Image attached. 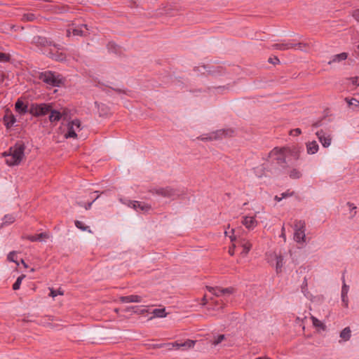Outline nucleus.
Listing matches in <instances>:
<instances>
[{"mask_svg":"<svg viewBox=\"0 0 359 359\" xmlns=\"http://www.w3.org/2000/svg\"><path fill=\"white\" fill-rule=\"evenodd\" d=\"M300 155V149L297 146H288L283 147H274L269 154L266 160L275 161L283 168H287V159L293 158L298 160Z\"/></svg>","mask_w":359,"mask_h":359,"instance_id":"obj_1","label":"nucleus"},{"mask_svg":"<svg viewBox=\"0 0 359 359\" xmlns=\"http://www.w3.org/2000/svg\"><path fill=\"white\" fill-rule=\"evenodd\" d=\"M25 144L20 142L11 147L8 153L4 152L3 155L6 157V164L9 166L19 165L25 156Z\"/></svg>","mask_w":359,"mask_h":359,"instance_id":"obj_2","label":"nucleus"},{"mask_svg":"<svg viewBox=\"0 0 359 359\" xmlns=\"http://www.w3.org/2000/svg\"><path fill=\"white\" fill-rule=\"evenodd\" d=\"M39 79L46 84L54 87H58L62 83L60 76L50 71L41 73Z\"/></svg>","mask_w":359,"mask_h":359,"instance_id":"obj_3","label":"nucleus"},{"mask_svg":"<svg viewBox=\"0 0 359 359\" xmlns=\"http://www.w3.org/2000/svg\"><path fill=\"white\" fill-rule=\"evenodd\" d=\"M82 129L81 123L79 119H74L70 121L67 124V132L64 134L66 139L77 137V133Z\"/></svg>","mask_w":359,"mask_h":359,"instance_id":"obj_4","label":"nucleus"},{"mask_svg":"<svg viewBox=\"0 0 359 359\" xmlns=\"http://www.w3.org/2000/svg\"><path fill=\"white\" fill-rule=\"evenodd\" d=\"M233 133L234 131L232 129H220L202 137L201 140L203 141L218 140L224 137H232Z\"/></svg>","mask_w":359,"mask_h":359,"instance_id":"obj_5","label":"nucleus"},{"mask_svg":"<svg viewBox=\"0 0 359 359\" xmlns=\"http://www.w3.org/2000/svg\"><path fill=\"white\" fill-rule=\"evenodd\" d=\"M51 108L50 103H34L31 104L29 111L34 116H42L48 114Z\"/></svg>","mask_w":359,"mask_h":359,"instance_id":"obj_6","label":"nucleus"},{"mask_svg":"<svg viewBox=\"0 0 359 359\" xmlns=\"http://www.w3.org/2000/svg\"><path fill=\"white\" fill-rule=\"evenodd\" d=\"M294 239L297 243H304L306 240V224L304 221H295L294 224Z\"/></svg>","mask_w":359,"mask_h":359,"instance_id":"obj_7","label":"nucleus"},{"mask_svg":"<svg viewBox=\"0 0 359 359\" xmlns=\"http://www.w3.org/2000/svg\"><path fill=\"white\" fill-rule=\"evenodd\" d=\"M149 192L154 195L155 194L163 198L170 199H174L179 195L176 190L170 187L152 189L149 191Z\"/></svg>","mask_w":359,"mask_h":359,"instance_id":"obj_8","label":"nucleus"},{"mask_svg":"<svg viewBox=\"0 0 359 359\" xmlns=\"http://www.w3.org/2000/svg\"><path fill=\"white\" fill-rule=\"evenodd\" d=\"M128 205L140 213H148L152 210L151 204L142 201H130Z\"/></svg>","mask_w":359,"mask_h":359,"instance_id":"obj_9","label":"nucleus"},{"mask_svg":"<svg viewBox=\"0 0 359 359\" xmlns=\"http://www.w3.org/2000/svg\"><path fill=\"white\" fill-rule=\"evenodd\" d=\"M32 43L38 47L43 48L53 46L58 50L60 49L59 45L55 44L52 41L43 36H37L34 37Z\"/></svg>","mask_w":359,"mask_h":359,"instance_id":"obj_10","label":"nucleus"},{"mask_svg":"<svg viewBox=\"0 0 359 359\" xmlns=\"http://www.w3.org/2000/svg\"><path fill=\"white\" fill-rule=\"evenodd\" d=\"M207 289L210 292H211L213 295L216 297H221L222 295L226 294H231L235 292L234 288L232 287L227 288H221L218 287H207Z\"/></svg>","mask_w":359,"mask_h":359,"instance_id":"obj_11","label":"nucleus"},{"mask_svg":"<svg viewBox=\"0 0 359 359\" xmlns=\"http://www.w3.org/2000/svg\"><path fill=\"white\" fill-rule=\"evenodd\" d=\"M241 223L248 230L254 229L258 224L255 216H244L242 217Z\"/></svg>","mask_w":359,"mask_h":359,"instance_id":"obj_12","label":"nucleus"},{"mask_svg":"<svg viewBox=\"0 0 359 359\" xmlns=\"http://www.w3.org/2000/svg\"><path fill=\"white\" fill-rule=\"evenodd\" d=\"M316 135L324 147H328L331 144V135L320 130L316 133Z\"/></svg>","mask_w":359,"mask_h":359,"instance_id":"obj_13","label":"nucleus"},{"mask_svg":"<svg viewBox=\"0 0 359 359\" xmlns=\"http://www.w3.org/2000/svg\"><path fill=\"white\" fill-rule=\"evenodd\" d=\"M66 111L67 109H63L62 112H60L57 110L53 109V107L51 108V110L49 111L50 115L48 117V119L50 123H55L59 121L62 117L65 115H66Z\"/></svg>","mask_w":359,"mask_h":359,"instance_id":"obj_14","label":"nucleus"},{"mask_svg":"<svg viewBox=\"0 0 359 359\" xmlns=\"http://www.w3.org/2000/svg\"><path fill=\"white\" fill-rule=\"evenodd\" d=\"M122 303H138L142 302V297L137 294L123 296L119 298Z\"/></svg>","mask_w":359,"mask_h":359,"instance_id":"obj_15","label":"nucleus"},{"mask_svg":"<svg viewBox=\"0 0 359 359\" xmlns=\"http://www.w3.org/2000/svg\"><path fill=\"white\" fill-rule=\"evenodd\" d=\"M238 245L242 247V254L247 255L252 248V243L249 240L245 238H240L238 241Z\"/></svg>","mask_w":359,"mask_h":359,"instance_id":"obj_16","label":"nucleus"},{"mask_svg":"<svg viewBox=\"0 0 359 359\" xmlns=\"http://www.w3.org/2000/svg\"><path fill=\"white\" fill-rule=\"evenodd\" d=\"M286 168L287 174L291 179H299L302 175L301 170L298 168H289L287 165V168Z\"/></svg>","mask_w":359,"mask_h":359,"instance_id":"obj_17","label":"nucleus"},{"mask_svg":"<svg viewBox=\"0 0 359 359\" xmlns=\"http://www.w3.org/2000/svg\"><path fill=\"white\" fill-rule=\"evenodd\" d=\"M272 48L273 49L279 50H287L290 49H292L295 48V46H293L292 43H277L272 45Z\"/></svg>","mask_w":359,"mask_h":359,"instance_id":"obj_18","label":"nucleus"},{"mask_svg":"<svg viewBox=\"0 0 359 359\" xmlns=\"http://www.w3.org/2000/svg\"><path fill=\"white\" fill-rule=\"evenodd\" d=\"M48 55L53 60H55V61L58 62H64L66 60L67 58L65 53L59 51H57L56 53H53L52 50H50L48 53Z\"/></svg>","mask_w":359,"mask_h":359,"instance_id":"obj_19","label":"nucleus"},{"mask_svg":"<svg viewBox=\"0 0 359 359\" xmlns=\"http://www.w3.org/2000/svg\"><path fill=\"white\" fill-rule=\"evenodd\" d=\"M318 144L316 141L309 142L306 144L307 153L309 154H314L318 151Z\"/></svg>","mask_w":359,"mask_h":359,"instance_id":"obj_20","label":"nucleus"},{"mask_svg":"<svg viewBox=\"0 0 359 359\" xmlns=\"http://www.w3.org/2000/svg\"><path fill=\"white\" fill-rule=\"evenodd\" d=\"M348 57V54L346 53H341L339 54H337L334 55L330 61L328 62L329 65L335 62H339L341 61L345 60Z\"/></svg>","mask_w":359,"mask_h":359,"instance_id":"obj_21","label":"nucleus"},{"mask_svg":"<svg viewBox=\"0 0 359 359\" xmlns=\"http://www.w3.org/2000/svg\"><path fill=\"white\" fill-rule=\"evenodd\" d=\"M348 292V286L346 285V283L344 282V285L341 290V299L342 302L344 304V306L345 307L348 306V297L347 294Z\"/></svg>","mask_w":359,"mask_h":359,"instance_id":"obj_22","label":"nucleus"},{"mask_svg":"<svg viewBox=\"0 0 359 359\" xmlns=\"http://www.w3.org/2000/svg\"><path fill=\"white\" fill-rule=\"evenodd\" d=\"M85 29L86 30H88L87 27L86 25H82L81 26H78L74 29H72V34L74 36H83L86 34V32L83 30Z\"/></svg>","mask_w":359,"mask_h":359,"instance_id":"obj_23","label":"nucleus"},{"mask_svg":"<svg viewBox=\"0 0 359 359\" xmlns=\"http://www.w3.org/2000/svg\"><path fill=\"white\" fill-rule=\"evenodd\" d=\"M15 107L16 111L20 114H25L27 111V106L20 100L15 102Z\"/></svg>","mask_w":359,"mask_h":359,"instance_id":"obj_24","label":"nucleus"},{"mask_svg":"<svg viewBox=\"0 0 359 359\" xmlns=\"http://www.w3.org/2000/svg\"><path fill=\"white\" fill-rule=\"evenodd\" d=\"M47 238H48V235L46 233H41L35 236H29L27 237V238L32 242L41 241Z\"/></svg>","mask_w":359,"mask_h":359,"instance_id":"obj_25","label":"nucleus"},{"mask_svg":"<svg viewBox=\"0 0 359 359\" xmlns=\"http://www.w3.org/2000/svg\"><path fill=\"white\" fill-rule=\"evenodd\" d=\"M4 119L5 125L7 128H11V126H13V125L15 123L16 121L15 118L12 114L5 116Z\"/></svg>","mask_w":359,"mask_h":359,"instance_id":"obj_26","label":"nucleus"},{"mask_svg":"<svg viewBox=\"0 0 359 359\" xmlns=\"http://www.w3.org/2000/svg\"><path fill=\"white\" fill-rule=\"evenodd\" d=\"M351 329L347 327H345L340 333V337L344 340V341H348L349 340V339L351 338Z\"/></svg>","mask_w":359,"mask_h":359,"instance_id":"obj_27","label":"nucleus"},{"mask_svg":"<svg viewBox=\"0 0 359 359\" xmlns=\"http://www.w3.org/2000/svg\"><path fill=\"white\" fill-rule=\"evenodd\" d=\"M196 341L191 339H187L184 342L180 344V348L184 350L191 348L194 346Z\"/></svg>","mask_w":359,"mask_h":359,"instance_id":"obj_28","label":"nucleus"},{"mask_svg":"<svg viewBox=\"0 0 359 359\" xmlns=\"http://www.w3.org/2000/svg\"><path fill=\"white\" fill-rule=\"evenodd\" d=\"M311 319L312 320V323H313V325L316 327H318V328H320L323 330H325V325H324V323H323L320 320H319L317 318L314 317V316H311Z\"/></svg>","mask_w":359,"mask_h":359,"instance_id":"obj_29","label":"nucleus"},{"mask_svg":"<svg viewBox=\"0 0 359 359\" xmlns=\"http://www.w3.org/2000/svg\"><path fill=\"white\" fill-rule=\"evenodd\" d=\"M15 217L12 215H6L4 216V218L3 219V223L1 226L4 225H8L15 222Z\"/></svg>","mask_w":359,"mask_h":359,"instance_id":"obj_30","label":"nucleus"},{"mask_svg":"<svg viewBox=\"0 0 359 359\" xmlns=\"http://www.w3.org/2000/svg\"><path fill=\"white\" fill-rule=\"evenodd\" d=\"M152 313L157 318H163L167 316L165 309H156Z\"/></svg>","mask_w":359,"mask_h":359,"instance_id":"obj_31","label":"nucleus"},{"mask_svg":"<svg viewBox=\"0 0 359 359\" xmlns=\"http://www.w3.org/2000/svg\"><path fill=\"white\" fill-rule=\"evenodd\" d=\"M36 16L34 13H29L23 14L22 17V21L23 22H32L36 19Z\"/></svg>","mask_w":359,"mask_h":359,"instance_id":"obj_32","label":"nucleus"},{"mask_svg":"<svg viewBox=\"0 0 359 359\" xmlns=\"http://www.w3.org/2000/svg\"><path fill=\"white\" fill-rule=\"evenodd\" d=\"M75 226H76L78 229H81V231H88L89 233H91V231H90V229H89V226H86V225H85L82 222H81V221H78V220L75 221Z\"/></svg>","mask_w":359,"mask_h":359,"instance_id":"obj_33","label":"nucleus"},{"mask_svg":"<svg viewBox=\"0 0 359 359\" xmlns=\"http://www.w3.org/2000/svg\"><path fill=\"white\" fill-rule=\"evenodd\" d=\"M25 278V275L22 274L20 276H19L16 281L14 283V284L13 285V289L14 290H17L18 289H20V285L22 283V280Z\"/></svg>","mask_w":359,"mask_h":359,"instance_id":"obj_34","label":"nucleus"},{"mask_svg":"<svg viewBox=\"0 0 359 359\" xmlns=\"http://www.w3.org/2000/svg\"><path fill=\"white\" fill-rule=\"evenodd\" d=\"M126 311H133L134 313H140V314H142V313H144L145 312H147L146 309H140L137 306L128 307V308H127Z\"/></svg>","mask_w":359,"mask_h":359,"instance_id":"obj_35","label":"nucleus"},{"mask_svg":"<svg viewBox=\"0 0 359 359\" xmlns=\"http://www.w3.org/2000/svg\"><path fill=\"white\" fill-rule=\"evenodd\" d=\"M15 251H12L9 252V254L7 256V259L9 262H12L16 264L17 266H19V262L15 259V255H16Z\"/></svg>","mask_w":359,"mask_h":359,"instance_id":"obj_36","label":"nucleus"},{"mask_svg":"<svg viewBox=\"0 0 359 359\" xmlns=\"http://www.w3.org/2000/svg\"><path fill=\"white\" fill-rule=\"evenodd\" d=\"M293 46H295V48L292 49H299L301 50H306L309 47V44L305 43H293Z\"/></svg>","mask_w":359,"mask_h":359,"instance_id":"obj_37","label":"nucleus"},{"mask_svg":"<svg viewBox=\"0 0 359 359\" xmlns=\"http://www.w3.org/2000/svg\"><path fill=\"white\" fill-rule=\"evenodd\" d=\"M349 106H353L355 109H359V101L356 99L352 98L351 100L346 99Z\"/></svg>","mask_w":359,"mask_h":359,"instance_id":"obj_38","label":"nucleus"},{"mask_svg":"<svg viewBox=\"0 0 359 359\" xmlns=\"http://www.w3.org/2000/svg\"><path fill=\"white\" fill-rule=\"evenodd\" d=\"M11 60V55L8 53H0V62H7Z\"/></svg>","mask_w":359,"mask_h":359,"instance_id":"obj_39","label":"nucleus"},{"mask_svg":"<svg viewBox=\"0 0 359 359\" xmlns=\"http://www.w3.org/2000/svg\"><path fill=\"white\" fill-rule=\"evenodd\" d=\"M347 205L350 208V210H351V212H350V215H351V217H355V215H356V206L354 205L353 203H347Z\"/></svg>","mask_w":359,"mask_h":359,"instance_id":"obj_40","label":"nucleus"},{"mask_svg":"<svg viewBox=\"0 0 359 359\" xmlns=\"http://www.w3.org/2000/svg\"><path fill=\"white\" fill-rule=\"evenodd\" d=\"M225 339L224 334H219L217 338L212 342L214 346H217L220 344Z\"/></svg>","mask_w":359,"mask_h":359,"instance_id":"obj_41","label":"nucleus"},{"mask_svg":"<svg viewBox=\"0 0 359 359\" xmlns=\"http://www.w3.org/2000/svg\"><path fill=\"white\" fill-rule=\"evenodd\" d=\"M63 294H64L63 292L61 291L60 290H55L53 289H50V296L53 298L57 295H63Z\"/></svg>","mask_w":359,"mask_h":359,"instance_id":"obj_42","label":"nucleus"},{"mask_svg":"<svg viewBox=\"0 0 359 359\" xmlns=\"http://www.w3.org/2000/svg\"><path fill=\"white\" fill-rule=\"evenodd\" d=\"M283 258L282 256H278L276 257V269H281V267L283 266Z\"/></svg>","mask_w":359,"mask_h":359,"instance_id":"obj_43","label":"nucleus"},{"mask_svg":"<svg viewBox=\"0 0 359 359\" xmlns=\"http://www.w3.org/2000/svg\"><path fill=\"white\" fill-rule=\"evenodd\" d=\"M172 343H167V344H161L156 346L158 348H162L165 347L168 350H172L174 349V347H172Z\"/></svg>","mask_w":359,"mask_h":359,"instance_id":"obj_44","label":"nucleus"},{"mask_svg":"<svg viewBox=\"0 0 359 359\" xmlns=\"http://www.w3.org/2000/svg\"><path fill=\"white\" fill-rule=\"evenodd\" d=\"M302 133V130L299 128H295L290 131V135L297 136Z\"/></svg>","mask_w":359,"mask_h":359,"instance_id":"obj_45","label":"nucleus"},{"mask_svg":"<svg viewBox=\"0 0 359 359\" xmlns=\"http://www.w3.org/2000/svg\"><path fill=\"white\" fill-rule=\"evenodd\" d=\"M353 85L359 86V76H354L349 79Z\"/></svg>","mask_w":359,"mask_h":359,"instance_id":"obj_46","label":"nucleus"},{"mask_svg":"<svg viewBox=\"0 0 359 359\" xmlns=\"http://www.w3.org/2000/svg\"><path fill=\"white\" fill-rule=\"evenodd\" d=\"M353 17L354 18V19H355V20H357L358 22H359V9L355 10V11L353 13Z\"/></svg>","mask_w":359,"mask_h":359,"instance_id":"obj_47","label":"nucleus"},{"mask_svg":"<svg viewBox=\"0 0 359 359\" xmlns=\"http://www.w3.org/2000/svg\"><path fill=\"white\" fill-rule=\"evenodd\" d=\"M293 194H294V192L287 191V192L281 194V196L283 198H285L286 197L292 196L293 195Z\"/></svg>","mask_w":359,"mask_h":359,"instance_id":"obj_48","label":"nucleus"},{"mask_svg":"<svg viewBox=\"0 0 359 359\" xmlns=\"http://www.w3.org/2000/svg\"><path fill=\"white\" fill-rule=\"evenodd\" d=\"M269 62H271V63H273V64H278L280 62V60L278 57H274L273 59L272 58H269Z\"/></svg>","mask_w":359,"mask_h":359,"instance_id":"obj_49","label":"nucleus"},{"mask_svg":"<svg viewBox=\"0 0 359 359\" xmlns=\"http://www.w3.org/2000/svg\"><path fill=\"white\" fill-rule=\"evenodd\" d=\"M180 344L178 341H175L172 343V347H174L175 349H180Z\"/></svg>","mask_w":359,"mask_h":359,"instance_id":"obj_50","label":"nucleus"},{"mask_svg":"<svg viewBox=\"0 0 359 359\" xmlns=\"http://www.w3.org/2000/svg\"><path fill=\"white\" fill-rule=\"evenodd\" d=\"M280 237H282L284 240V241H286V236H285V226H283L282 229H281V235H280Z\"/></svg>","mask_w":359,"mask_h":359,"instance_id":"obj_51","label":"nucleus"},{"mask_svg":"<svg viewBox=\"0 0 359 359\" xmlns=\"http://www.w3.org/2000/svg\"><path fill=\"white\" fill-rule=\"evenodd\" d=\"M236 248V245L233 244L232 246L229 250V253L233 256L234 255V249Z\"/></svg>","mask_w":359,"mask_h":359,"instance_id":"obj_52","label":"nucleus"},{"mask_svg":"<svg viewBox=\"0 0 359 359\" xmlns=\"http://www.w3.org/2000/svg\"><path fill=\"white\" fill-rule=\"evenodd\" d=\"M207 303H208V302H207L206 296H204L203 298L202 299V304L205 305V304H207Z\"/></svg>","mask_w":359,"mask_h":359,"instance_id":"obj_53","label":"nucleus"},{"mask_svg":"<svg viewBox=\"0 0 359 359\" xmlns=\"http://www.w3.org/2000/svg\"><path fill=\"white\" fill-rule=\"evenodd\" d=\"M274 199H275L276 201L279 202V201H280L283 199V198H282V196H281V197H279L278 196H275V198H274Z\"/></svg>","mask_w":359,"mask_h":359,"instance_id":"obj_54","label":"nucleus"},{"mask_svg":"<svg viewBox=\"0 0 359 359\" xmlns=\"http://www.w3.org/2000/svg\"><path fill=\"white\" fill-rule=\"evenodd\" d=\"M58 325H59L58 324H54V325H53V324H51V323H48V327H50V328H53V327H57V326H58Z\"/></svg>","mask_w":359,"mask_h":359,"instance_id":"obj_55","label":"nucleus"},{"mask_svg":"<svg viewBox=\"0 0 359 359\" xmlns=\"http://www.w3.org/2000/svg\"><path fill=\"white\" fill-rule=\"evenodd\" d=\"M21 264L23 265V266L25 268H27L28 267L27 264L25 263V262L23 259H21Z\"/></svg>","mask_w":359,"mask_h":359,"instance_id":"obj_56","label":"nucleus"},{"mask_svg":"<svg viewBox=\"0 0 359 359\" xmlns=\"http://www.w3.org/2000/svg\"><path fill=\"white\" fill-rule=\"evenodd\" d=\"M71 33H72V32H71L70 29H68L67 30V36L69 37V36H70V35H71Z\"/></svg>","mask_w":359,"mask_h":359,"instance_id":"obj_57","label":"nucleus"},{"mask_svg":"<svg viewBox=\"0 0 359 359\" xmlns=\"http://www.w3.org/2000/svg\"><path fill=\"white\" fill-rule=\"evenodd\" d=\"M219 304H220V306H219L220 309H223L224 307V306H225V304L223 302H222Z\"/></svg>","mask_w":359,"mask_h":359,"instance_id":"obj_58","label":"nucleus"},{"mask_svg":"<svg viewBox=\"0 0 359 359\" xmlns=\"http://www.w3.org/2000/svg\"><path fill=\"white\" fill-rule=\"evenodd\" d=\"M257 359H271V358H266V357H263V358H258Z\"/></svg>","mask_w":359,"mask_h":359,"instance_id":"obj_59","label":"nucleus"},{"mask_svg":"<svg viewBox=\"0 0 359 359\" xmlns=\"http://www.w3.org/2000/svg\"><path fill=\"white\" fill-rule=\"evenodd\" d=\"M91 205H92V203H88V207H86V209L89 208L91 206Z\"/></svg>","mask_w":359,"mask_h":359,"instance_id":"obj_60","label":"nucleus"},{"mask_svg":"<svg viewBox=\"0 0 359 359\" xmlns=\"http://www.w3.org/2000/svg\"><path fill=\"white\" fill-rule=\"evenodd\" d=\"M46 2H53V0H43Z\"/></svg>","mask_w":359,"mask_h":359,"instance_id":"obj_61","label":"nucleus"},{"mask_svg":"<svg viewBox=\"0 0 359 359\" xmlns=\"http://www.w3.org/2000/svg\"><path fill=\"white\" fill-rule=\"evenodd\" d=\"M229 237H230V239H231V241H233L235 239V238H233L231 236H229Z\"/></svg>","mask_w":359,"mask_h":359,"instance_id":"obj_62","label":"nucleus"},{"mask_svg":"<svg viewBox=\"0 0 359 359\" xmlns=\"http://www.w3.org/2000/svg\"><path fill=\"white\" fill-rule=\"evenodd\" d=\"M31 271H32V272H33V271H34V269H33V268H32V269H31Z\"/></svg>","mask_w":359,"mask_h":359,"instance_id":"obj_63","label":"nucleus"},{"mask_svg":"<svg viewBox=\"0 0 359 359\" xmlns=\"http://www.w3.org/2000/svg\"><path fill=\"white\" fill-rule=\"evenodd\" d=\"M358 49H359V45H358Z\"/></svg>","mask_w":359,"mask_h":359,"instance_id":"obj_64","label":"nucleus"}]
</instances>
